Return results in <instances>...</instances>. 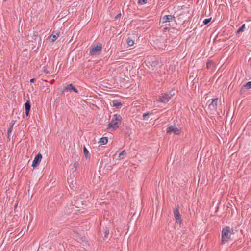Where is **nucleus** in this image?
I'll list each match as a JSON object with an SVG mask.
<instances>
[{
    "label": "nucleus",
    "instance_id": "nucleus-1",
    "mask_svg": "<svg viewBox=\"0 0 251 251\" xmlns=\"http://www.w3.org/2000/svg\"><path fill=\"white\" fill-rule=\"evenodd\" d=\"M121 117L119 115L114 114L113 116L111 121L108 125V129H112L114 130L118 128L121 122Z\"/></svg>",
    "mask_w": 251,
    "mask_h": 251
},
{
    "label": "nucleus",
    "instance_id": "nucleus-2",
    "mask_svg": "<svg viewBox=\"0 0 251 251\" xmlns=\"http://www.w3.org/2000/svg\"><path fill=\"white\" fill-rule=\"evenodd\" d=\"M231 234L229 227L226 226L223 228L222 232L221 244H224L227 242L230 239Z\"/></svg>",
    "mask_w": 251,
    "mask_h": 251
},
{
    "label": "nucleus",
    "instance_id": "nucleus-3",
    "mask_svg": "<svg viewBox=\"0 0 251 251\" xmlns=\"http://www.w3.org/2000/svg\"><path fill=\"white\" fill-rule=\"evenodd\" d=\"M102 50V45L101 44H97L96 46L94 45L92 48L90 53L92 55H99Z\"/></svg>",
    "mask_w": 251,
    "mask_h": 251
},
{
    "label": "nucleus",
    "instance_id": "nucleus-4",
    "mask_svg": "<svg viewBox=\"0 0 251 251\" xmlns=\"http://www.w3.org/2000/svg\"><path fill=\"white\" fill-rule=\"evenodd\" d=\"M218 99L215 98L212 100L210 104L208 105L207 110L211 114H214L216 111L217 106Z\"/></svg>",
    "mask_w": 251,
    "mask_h": 251
},
{
    "label": "nucleus",
    "instance_id": "nucleus-5",
    "mask_svg": "<svg viewBox=\"0 0 251 251\" xmlns=\"http://www.w3.org/2000/svg\"><path fill=\"white\" fill-rule=\"evenodd\" d=\"M42 158V154L40 153H38L35 157V158L33 161V162H32V166L33 168H35L37 166H38L41 161Z\"/></svg>",
    "mask_w": 251,
    "mask_h": 251
},
{
    "label": "nucleus",
    "instance_id": "nucleus-6",
    "mask_svg": "<svg viewBox=\"0 0 251 251\" xmlns=\"http://www.w3.org/2000/svg\"><path fill=\"white\" fill-rule=\"evenodd\" d=\"M174 133L175 134L178 135L180 133L179 130L174 126H171L167 128V133Z\"/></svg>",
    "mask_w": 251,
    "mask_h": 251
},
{
    "label": "nucleus",
    "instance_id": "nucleus-7",
    "mask_svg": "<svg viewBox=\"0 0 251 251\" xmlns=\"http://www.w3.org/2000/svg\"><path fill=\"white\" fill-rule=\"evenodd\" d=\"M175 17L171 15H165L161 18V20L163 23H167L171 21L174 20Z\"/></svg>",
    "mask_w": 251,
    "mask_h": 251
},
{
    "label": "nucleus",
    "instance_id": "nucleus-8",
    "mask_svg": "<svg viewBox=\"0 0 251 251\" xmlns=\"http://www.w3.org/2000/svg\"><path fill=\"white\" fill-rule=\"evenodd\" d=\"M171 97L167 94H164L162 97H160L159 99L156 100V102H161L163 103H166L169 101Z\"/></svg>",
    "mask_w": 251,
    "mask_h": 251
},
{
    "label": "nucleus",
    "instance_id": "nucleus-9",
    "mask_svg": "<svg viewBox=\"0 0 251 251\" xmlns=\"http://www.w3.org/2000/svg\"><path fill=\"white\" fill-rule=\"evenodd\" d=\"M174 215L176 221L177 223L180 222L181 220L178 208H177L174 210Z\"/></svg>",
    "mask_w": 251,
    "mask_h": 251
},
{
    "label": "nucleus",
    "instance_id": "nucleus-10",
    "mask_svg": "<svg viewBox=\"0 0 251 251\" xmlns=\"http://www.w3.org/2000/svg\"><path fill=\"white\" fill-rule=\"evenodd\" d=\"M59 32H58V31L53 32L52 34L50 37V39L51 40V42H54L59 37Z\"/></svg>",
    "mask_w": 251,
    "mask_h": 251
},
{
    "label": "nucleus",
    "instance_id": "nucleus-11",
    "mask_svg": "<svg viewBox=\"0 0 251 251\" xmlns=\"http://www.w3.org/2000/svg\"><path fill=\"white\" fill-rule=\"evenodd\" d=\"M25 115L27 116L29 115V112L30 107H31L29 101H27L25 103Z\"/></svg>",
    "mask_w": 251,
    "mask_h": 251
},
{
    "label": "nucleus",
    "instance_id": "nucleus-12",
    "mask_svg": "<svg viewBox=\"0 0 251 251\" xmlns=\"http://www.w3.org/2000/svg\"><path fill=\"white\" fill-rule=\"evenodd\" d=\"M251 88V81L248 82L246 84L243 85L241 88V91L244 92L246 90Z\"/></svg>",
    "mask_w": 251,
    "mask_h": 251
},
{
    "label": "nucleus",
    "instance_id": "nucleus-13",
    "mask_svg": "<svg viewBox=\"0 0 251 251\" xmlns=\"http://www.w3.org/2000/svg\"><path fill=\"white\" fill-rule=\"evenodd\" d=\"M65 90H66L67 91H71L72 90L75 93H77V90L71 84L68 85L65 87Z\"/></svg>",
    "mask_w": 251,
    "mask_h": 251
},
{
    "label": "nucleus",
    "instance_id": "nucleus-14",
    "mask_svg": "<svg viewBox=\"0 0 251 251\" xmlns=\"http://www.w3.org/2000/svg\"><path fill=\"white\" fill-rule=\"evenodd\" d=\"M78 165L79 163L77 161H75L72 164H71L70 166L71 167V170L73 172L76 171Z\"/></svg>",
    "mask_w": 251,
    "mask_h": 251
},
{
    "label": "nucleus",
    "instance_id": "nucleus-15",
    "mask_svg": "<svg viewBox=\"0 0 251 251\" xmlns=\"http://www.w3.org/2000/svg\"><path fill=\"white\" fill-rule=\"evenodd\" d=\"M151 65L153 67L152 69H155L157 66L158 65V61L156 58H154V60L152 61Z\"/></svg>",
    "mask_w": 251,
    "mask_h": 251
},
{
    "label": "nucleus",
    "instance_id": "nucleus-16",
    "mask_svg": "<svg viewBox=\"0 0 251 251\" xmlns=\"http://www.w3.org/2000/svg\"><path fill=\"white\" fill-rule=\"evenodd\" d=\"M108 142V139L107 137H102L100 139L99 143L100 145H105Z\"/></svg>",
    "mask_w": 251,
    "mask_h": 251
},
{
    "label": "nucleus",
    "instance_id": "nucleus-17",
    "mask_svg": "<svg viewBox=\"0 0 251 251\" xmlns=\"http://www.w3.org/2000/svg\"><path fill=\"white\" fill-rule=\"evenodd\" d=\"M112 103H113V106L114 107H116L117 108H119L120 106H121L122 105L121 103L117 100H113L112 101Z\"/></svg>",
    "mask_w": 251,
    "mask_h": 251
},
{
    "label": "nucleus",
    "instance_id": "nucleus-18",
    "mask_svg": "<svg viewBox=\"0 0 251 251\" xmlns=\"http://www.w3.org/2000/svg\"><path fill=\"white\" fill-rule=\"evenodd\" d=\"M83 149V153H84V154L85 156L86 157V158H89L90 155H89V151L87 150V149H86V147L84 146Z\"/></svg>",
    "mask_w": 251,
    "mask_h": 251
},
{
    "label": "nucleus",
    "instance_id": "nucleus-19",
    "mask_svg": "<svg viewBox=\"0 0 251 251\" xmlns=\"http://www.w3.org/2000/svg\"><path fill=\"white\" fill-rule=\"evenodd\" d=\"M127 44L129 46H132L134 45V40L130 37H128L127 39Z\"/></svg>",
    "mask_w": 251,
    "mask_h": 251
},
{
    "label": "nucleus",
    "instance_id": "nucleus-20",
    "mask_svg": "<svg viewBox=\"0 0 251 251\" xmlns=\"http://www.w3.org/2000/svg\"><path fill=\"white\" fill-rule=\"evenodd\" d=\"M109 230L107 228H106L104 231V237L108 238Z\"/></svg>",
    "mask_w": 251,
    "mask_h": 251
},
{
    "label": "nucleus",
    "instance_id": "nucleus-21",
    "mask_svg": "<svg viewBox=\"0 0 251 251\" xmlns=\"http://www.w3.org/2000/svg\"><path fill=\"white\" fill-rule=\"evenodd\" d=\"M245 24L243 25L242 26L237 30V32L239 33L243 31L244 29L245 28Z\"/></svg>",
    "mask_w": 251,
    "mask_h": 251
},
{
    "label": "nucleus",
    "instance_id": "nucleus-22",
    "mask_svg": "<svg viewBox=\"0 0 251 251\" xmlns=\"http://www.w3.org/2000/svg\"><path fill=\"white\" fill-rule=\"evenodd\" d=\"M14 124V123L11 124L10 128L8 130V136L10 135V133L12 132V129H13V126Z\"/></svg>",
    "mask_w": 251,
    "mask_h": 251
},
{
    "label": "nucleus",
    "instance_id": "nucleus-23",
    "mask_svg": "<svg viewBox=\"0 0 251 251\" xmlns=\"http://www.w3.org/2000/svg\"><path fill=\"white\" fill-rule=\"evenodd\" d=\"M148 0H139L138 3L141 5L145 4L147 3Z\"/></svg>",
    "mask_w": 251,
    "mask_h": 251
},
{
    "label": "nucleus",
    "instance_id": "nucleus-24",
    "mask_svg": "<svg viewBox=\"0 0 251 251\" xmlns=\"http://www.w3.org/2000/svg\"><path fill=\"white\" fill-rule=\"evenodd\" d=\"M151 113H149V112H147V113H144L143 114V119L145 120H147V116L148 115H149Z\"/></svg>",
    "mask_w": 251,
    "mask_h": 251
},
{
    "label": "nucleus",
    "instance_id": "nucleus-25",
    "mask_svg": "<svg viewBox=\"0 0 251 251\" xmlns=\"http://www.w3.org/2000/svg\"><path fill=\"white\" fill-rule=\"evenodd\" d=\"M210 20H211V18H210V19H205L204 20V21L203 22V24L204 25H206V24H207L210 21Z\"/></svg>",
    "mask_w": 251,
    "mask_h": 251
},
{
    "label": "nucleus",
    "instance_id": "nucleus-26",
    "mask_svg": "<svg viewBox=\"0 0 251 251\" xmlns=\"http://www.w3.org/2000/svg\"><path fill=\"white\" fill-rule=\"evenodd\" d=\"M125 151V150L121 152H120L119 154V157L120 158L121 157L122 155H123Z\"/></svg>",
    "mask_w": 251,
    "mask_h": 251
},
{
    "label": "nucleus",
    "instance_id": "nucleus-27",
    "mask_svg": "<svg viewBox=\"0 0 251 251\" xmlns=\"http://www.w3.org/2000/svg\"><path fill=\"white\" fill-rule=\"evenodd\" d=\"M120 16H121V14L120 13V14H117V15L115 16V19L119 18V17H120Z\"/></svg>",
    "mask_w": 251,
    "mask_h": 251
},
{
    "label": "nucleus",
    "instance_id": "nucleus-28",
    "mask_svg": "<svg viewBox=\"0 0 251 251\" xmlns=\"http://www.w3.org/2000/svg\"><path fill=\"white\" fill-rule=\"evenodd\" d=\"M80 238L83 241L85 240V238L84 237H81Z\"/></svg>",
    "mask_w": 251,
    "mask_h": 251
},
{
    "label": "nucleus",
    "instance_id": "nucleus-29",
    "mask_svg": "<svg viewBox=\"0 0 251 251\" xmlns=\"http://www.w3.org/2000/svg\"><path fill=\"white\" fill-rule=\"evenodd\" d=\"M34 81H35V79H31L30 81V82H34Z\"/></svg>",
    "mask_w": 251,
    "mask_h": 251
},
{
    "label": "nucleus",
    "instance_id": "nucleus-30",
    "mask_svg": "<svg viewBox=\"0 0 251 251\" xmlns=\"http://www.w3.org/2000/svg\"><path fill=\"white\" fill-rule=\"evenodd\" d=\"M210 64H211V63H210V62H208V63H207V67H209V66H210Z\"/></svg>",
    "mask_w": 251,
    "mask_h": 251
},
{
    "label": "nucleus",
    "instance_id": "nucleus-31",
    "mask_svg": "<svg viewBox=\"0 0 251 251\" xmlns=\"http://www.w3.org/2000/svg\"><path fill=\"white\" fill-rule=\"evenodd\" d=\"M210 64H211V63H210V62H208V63H207V67H209V66H210Z\"/></svg>",
    "mask_w": 251,
    "mask_h": 251
}]
</instances>
